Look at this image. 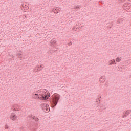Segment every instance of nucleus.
I'll use <instances>...</instances> for the list:
<instances>
[{"instance_id":"1","label":"nucleus","mask_w":131,"mask_h":131,"mask_svg":"<svg viewBox=\"0 0 131 131\" xmlns=\"http://www.w3.org/2000/svg\"><path fill=\"white\" fill-rule=\"evenodd\" d=\"M34 95L36 96L39 100H41L42 101H46L50 98V93L47 92H45L44 94H40L39 96L38 94H34Z\"/></svg>"},{"instance_id":"2","label":"nucleus","mask_w":131,"mask_h":131,"mask_svg":"<svg viewBox=\"0 0 131 131\" xmlns=\"http://www.w3.org/2000/svg\"><path fill=\"white\" fill-rule=\"evenodd\" d=\"M60 96L58 94L55 96V98L52 99L51 102L52 105L53 107H56L57 106V104L59 102V100H60Z\"/></svg>"},{"instance_id":"3","label":"nucleus","mask_w":131,"mask_h":131,"mask_svg":"<svg viewBox=\"0 0 131 131\" xmlns=\"http://www.w3.org/2000/svg\"><path fill=\"white\" fill-rule=\"evenodd\" d=\"M130 113H129V111H125L123 113V118H124V117H126L127 115H129Z\"/></svg>"},{"instance_id":"4","label":"nucleus","mask_w":131,"mask_h":131,"mask_svg":"<svg viewBox=\"0 0 131 131\" xmlns=\"http://www.w3.org/2000/svg\"><path fill=\"white\" fill-rule=\"evenodd\" d=\"M10 119L13 121H15L16 120V119H17V116H16V115H15V113L11 114L10 116Z\"/></svg>"},{"instance_id":"5","label":"nucleus","mask_w":131,"mask_h":131,"mask_svg":"<svg viewBox=\"0 0 131 131\" xmlns=\"http://www.w3.org/2000/svg\"><path fill=\"white\" fill-rule=\"evenodd\" d=\"M29 117H30V118H32V119L35 120L36 121V122H37L38 121V120H39V119H38V118L35 117V116H32V115H30L29 116Z\"/></svg>"},{"instance_id":"6","label":"nucleus","mask_w":131,"mask_h":131,"mask_svg":"<svg viewBox=\"0 0 131 131\" xmlns=\"http://www.w3.org/2000/svg\"><path fill=\"white\" fill-rule=\"evenodd\" d=\"M57 42L55 38L52 39L50 42L51 46H54Z\"/></svg>"},{"instance_id":"7","label":"nucleus","mask_w":131,"mask_h":131,"mask_svg":"<svg viewBox=\"0 0 131 131\" xmlns=\"http://www.w3.org/2000/svg\"><path fill=\"white\" fill-rule=\"evenodd\" d=\"M45 107H42V109H43V111L45 112H46V111H48L49 112V110H48V107H49V108H50V107L49 106V105H47L46 104L45 105Z\"/></svg>"},{"instance_id":"8","label":"nucleus","mask_w":131,"mask_h":131,"mask_svg":"<svg viewBox=\"0 0 131 131\" xmlns=\"http://www.w3.org/2000/svg\"><path fill=\"white\" fill-rule=\"evenodd\" d=\"M106 79H105V77L104 76H101L99 78V81H101V82H105V81Z\"/></svg>"},{"instance_id":"9","label":"nucleus","mask_w":131,"mask_h":131,"mask_svg":"<svg viewBox=\"0 0 131 131\" xmlns=\"http://www.w3.org/2000/svg\"><path fill=\"white\" fill-rule=\"evenodd\" d=\"M109 64H108V65H109V66H110L111 65H112V64H116V63H115V60H114V59H113V60H111L110 62H109Z\"/></svg>"},{"instance_id":"10","label":"nucleus","mask_w":131,"mask_h":131,"mask_svg":"<svg viewBox=\"0 0 131 131\" xmlns=\"http://www.w3.org/2000/svg\"><path fill=\"white\" fill-rule=\"evenodd\" d=\"M81 7H80V6L79 5H77V6H74V8H73V9L74 10H77V9H80Z\"/></svg>"},{"instance_id":"11","label":"nucleus","mask_w":131,"mask_h":131,"mask_svg":"<svg viewBox=\"0 0 131 131\" xmlns=\"http://www.w3.org/2000/svg\"><path fill=\"white\" fill-rule=\"evenodd\" d=\"M17 58H19V59H22V54L18 53L17 55Z\"/></svg>"},{"instance_id":"12","label":"nucleus","mask_w":131,"mask_h":131,"mask_svg":"<svg viewBox=\"0 0 131 131\" xmlns=\"http://www.w3.org/2000/svg\"><path fill=\"white\" fill-rule=\"evenodd\" d=\"M121 61V57H117L116 58V62H120Z\"/></svg>"},{"instance_id":"13","label":"nucleus","mask_w":131,"mask_h":131,"mask_svg":"<svg viewBox=\"0 0 131 131\" xmlns=\"http://www.w3.org/2000/svg\"><path fill=\"white\" fill-rule=\"evenodd\" d=\"M33 98L34 99H38V97L37 96H35L34 95H33Z\"/></svg>"},{"instance_id":"14","label":"nucleus","mask_w":131,"mask_h":131,"mask_svg":"<svg viewBox=\"0 0 131 131\" xmlns=\"http://www.w3.org/2000/svg\"><path fill=\"white\" fill-rule=\"evenodd\" d=\"M9 128V127H8V125H5V129H8Z\"/></svg>"},{"instance_id":"15","label":"nucleus","mask_w":131,"mask_h":131,"mask_svg":"<svg viewBox=\"0 0 131 131\" xmlns=\"http://www.w3.org/2000/svg\"><path fill=\"white\" fill-rule=\"evenodd\" d=\"M124 7H127V4H124Z\"/></svg>"},{"instance_id":"16","label":"nucleus","mask_w":131,"mask_h":131,"mask_svg":"<svg viewBox=\"0 0 131 131\" xmlns=\"http://www.w3.org/2000/svg\"><path fill=\"white\" fill-rule=\"evenodd\" d=\"M13 111H16V108H14Z\"/></svg>"},{"instance_id":"17","label":"nucleus","mask_w":131,"mask_h":131,"mask_svg":"<svg viewBox=\"0 0 131 131\" xmlns=\"http://www.w3.org/2000/svg\"><path fill=\"white\" fill-rule=\"evenodd\" d=\"M101 3H102V4H104V2L101 1Z\"/></svg>"},{"instance_id":"18","label":"nucleus","mask_w":131,"mask_h":131,"mask_svg":"<svg viewBox=\"0 0 131 131\" xmlns=\"http://www.w3.org/2000/svg\"><path fill=\"white\" fill-rule=\"evenodd\" d=\"M75 27H74V29H75ZM76 29H77V28H76Z\"/></svg>"},{"instance_id":"19","label":"nucleus","mask_w":131,"mask_h":131,"mask_svg":"<svg viewBox=\"0 0 131 131\" xmlns=\"http://www.w3.org/2000/svg\"><path fill=\"white\" fill-rule=\"evenodd\" d=\"M121 2H124V0H121Z\"/></svg>"},{"instance_id":"20","label":"nucleus","mask_w":131,"mask_h":131,"mask_svg":"<svg viewBox=\"0 0 131 131\" xmlns=\"http://www.w3.org/2000/svg\"><path fill=\"white\" fill-rule=\"evenodd\" d=\"M69 46H70V43H68Z\"/></svg>"},{"instance_id":"21","label":"nucleus","mask_w":131,"mask_h":131,"mask_svg":"<svg viewBox=\"0 0 131 131\" xmlns=\"http://www.w3.org/2000/svg\"><path fill=\"white\" fill-rule=\"evenodd\" d=\"M10 57H11H11H14V56H13V55H10Z\"/></svg>"},{"instance_id":"22","label":"nucleus","mask_w":131,"mask_h":131,"mask_svg":"<svg viewBox=\"0 0 131 131\" xmlns=\"http://www.w3.org/2000/svg\"><path fill=\"white\" fill-rule=\"evenodd\" d=\"M98 101H100V98H98Z\"/></svg>"},{"instance_id":"23","label":"nucleus","mask_w":131,"mask_h":131,"mask_svg":"<svg viewBox=\"0 0 131 131\" xmlns=\"http://www.w3.org/2000/svg\"><path fill=\"white\" fill-rule=\"evenodd\" d=\"M70 44H71V45H72V42H70Z\"/></svg>"},{"instance_id":"24","label":"nucleus","mask_w":131,"mask_h":131,"mask_svg":"<svg viewBox=\"0 0 131 131\" xmlns=\"http://www.w3.org/2000/svg\"><path fill=\"white\" fill-rule=\"evenodd\" d=\"M41 67H42V66H40V68H41Z\"/></svg>"},{"instance_id":"25","label":"nucleus","mask_w":131,"mask_h":131,"mask_svg":"<svg viewBox=\"0 0 131 131\" xmlns=\"http://www.w3.org/2000/svg\"><path fill=\"white\" fill-rule=\"evenodd\" d=\"M106 85V86H108V85Z\"/></svg>"},{"instance_id":"26","label":"nucleus","mask_w":131,"mask_h":131,"mask_svg":"<svg viewBox=\"0 0 131 131\" xmlns=\"http://www.w3.org/2000/svg\"><path fill=\"white\" fill-rule=\"evenodd\" d=\"M100 98H102V97L100 96Z\"/></svg>"},{"instance_id":"27","label":"nucleus","mask_w":131,"mask_h":131,"mask_svg":"<svg viewBox=\"0 0 131 131\" xmlns=\"http://www.w3.org/2000/svg\"><path fill=\"white\" fill-rule=\"evenodd\" d=\"M96 102H98V100H96Z\"/></svg>"}]
</instances>
